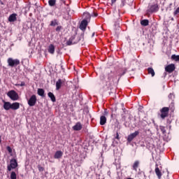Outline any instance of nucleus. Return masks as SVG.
<instances>
[{
    "instance_id": "obj_43",
    "label": "nucleus",
    "mask_w": 179,
    "mask_h": 179,
    "mask_svg": "<svg viewBox=\"0 0 179 179\" xmlns=\"http://www.w3.org/2000/svg\"><path fill=\"white\" fill-rule=\"evenodd\" d=\"M15 86L19 87L20 86V84H15Z\"/></svg>"
},
{
    "instance_id": "obj_17",
    "label": "nucleus",
    "mask_w": 179,
    "mask_h": 179,
    "mask_svg": "<svg viewBox=\"0 0 179 179\" xmlns=\"http://www.w3.org/2000/svg\"><path fill=\"white\" fill-rule=\"evenodd\" d=\"M17 14L16 13H13L10 15L8 17V22H16V20H17Z\"/></svg>"
},
{
    "instance_id": "obj_40",
    "label": "nucleus",
    "mask_w": 179,
    "mask_h": 179,
    "mask_svg": "<svg viewBox=\"0 0 179 179\" xmlns=\"http://www.w3.org/2000/svg\"><path fill=\"white\" fill-rule=\"evenodd\" d=\"M169 99H173V97H174V94H170L169 95Z\"/></svg>"
},
{
    "instance_id": "obj_15",
    "label": "nucleus",
    "mask_w": 179,
    "mask_h": 179,
    "mask_svg": "<svg viewBox=\"0 0 179 179\" xmlns=\"http://www.w3.org/2000/svg\"><path fill=\"white\" fill-rule=\"evenodd\" d=\"M3 107L4 110H6V111H9V110H11L10 102L3 101Z\"/></svg>"
},
{
    "instance_id": "obj_16",
    "label": "nucleus",
    "mask_w": 179,
    "mask_h": 179,
    "mask_svg": "<svg viewBox=\"0 0 179 179\" xmlns=\"http://www.w3.org/2000/svg\"><path fill=\"white\" fill-rule=\"evenodd\" d=\"M20 108V103L19 102H14L11 103V110L16 111V110H19Z\"/></svg>"
},
{
    "instance_id": "obj_38",
    "label": "nucleus",
    "mask_w": 179,
    "mask_h": 179,
    "mask_svg": "<svg viewBox=\"0 0 179 179\" xmlns=\"http://www.w3.org/2000/svg\"><path fill=\"white\" fill-rule=\"evenodd\" d=\"M178 13H179V7L174 11L173 15L176 16Z\"/></svg>"
},
{
    "instance_id": "obj_41",
    "label": "nucleus",
    "mask_w": 179,
    "mask_h": 179,
    "mask_svg": "<svg viewBox=\"0 0 179 179\" xmlns=\"http://www.w3.org/2000/svg\"><path fill=\"white\" fill-rule=\"evenodd\" d=\"M117 2V0H111V6L114 5Z\"/></svg>"
},
{
    "instance_id": "obj_5",
    "label": "nucleus",
    "mask_w": 179,
    "mask_h": 179,
    "mask_svg": "<svg viewBox=\"0 0 179 179\" xmlns=\"http://www.w3.org/2000/svg\"><path fill=\"white\" fill-rule=\"evenodd\" d=\"M7 96L8 97H9V99H10V100H12L13 101H17V100H19V94H17V92H16V91L12 90H10L8 93H7Z\"/></svg>"
},
{
    "instance_id": "obj_18",
    "label": "nucleus",
    "mask_w": 179,
    "mask_h": 179,
    "mask_svg": "<svg viewBox=\"0 0 179 179\" xmlns=\"http://www.w3.org/2000/svg\"><path fill=\"white\" fill-rule=\"evenodd\" d=\"M83 16L85 17L84 20H87V22H90V19H92V14L85 12L83 13Z\"/></svg>"
},
{
    "instance_id": "obj_8",
    "label": "nucleus",
    "mask_w": 179,
    "mask_h": 179,
    "mask_svg": "<svg viewBox=\"0 0 179 179\" xmlns=\"http://www.w3.org/2000/svg\"><path fill=\"white\" fill-rule=\"evenodd\" d=\"M17 167V160L15 159H11L10 161V165L7 166L8 171H12V169H16Z\"/></svg>"
},
{
    "instance_id": "obj_13",
    "label": "nucleus",
    "mask_w": 179,
    "mask_h": 179,
    "mask_svg": "<svg viewBox=\"0 0 179 179\" xmlns=\"http://www.w3.org/2000/svg\"><path fill=\"white\" fill-rule=\"evenodd\" d=\"M83 128V125H82V123L80 122H78L73 127V131H80Z\"/></svg>"
},
{
    "instance_id": "obj_22",
    "label": "nucleus",
    "mask_w": 179,
    "mask_h": 179,
    "mask_svg": "<svg viewBox=\"0 0 179 179\" xmlns=\"http://www.w3.org/2000/svg\"><path fill=\"white\" fill-rule=\"evenodd\" d=\"M140 162L136 160L134 162L132 167H133V170H134V171H138V167H139V164H140Z\"/></svg>"
},
{
    "instance_id": "obj_25",
    "label": "nucleus",
    "mask_w": 179,
    "mask_h": 179,
    "mask_svg": "<svg viewBox=\"0 0 179 179\" xmlns=\"http://www.w3.org/2000/svg\"><path fill=\"white\" fill-rule=\"evenodd\" d=\"M148 72L149 75H151L152 77L153 78V76H155V70H153V68L152 67H149L148 69Z\"/></svg>"
},
{
    "instance_id": "obj_34",
    "label": "nucleus",
    "mask_w": 179,
    "mask_h": 179,
    "mask_svg": "<svg viewBox=\"0 0 179 179\" xmlns=\"http://www.w3.org/2000/svg\"><path fill=\"white\" fill-rule=\"evenodd\" d=\"M61 30H62V26H58V27H57V28H56V31H57V33H59V32L61 31Z\"/></svg>"
},
{
    "instance_id": "obj_19",
    "label": "nucleus",
    "mask_w": 179,
    "mask_h": 179,
    "mask_svg": "<svg viewBox=\"0 0 179 179\" xmlns=\"http://www.w3.org/2000/svg\"><path fill=\"white\" fill-rule=\"evenodd\" d=\"M48 51L50 54H54L55 52V46L53 44H50L48 47Z\"/></svg>"
},
{
    "instance_id": "obj_32",
    "label": "nucleus",
    "mask_w": 179,
    "mask_h": 179,
    "mask_svg": "<svg viewBox=\"0 0 179 179\" xmlns=\"http://www.w3.org/2000/svg\"><path fill=\"white\" fill-rule=\"evenodd\" d=\"M16 172L12 171L10 174V179H16Z\"/></svg>"
},
{
    "instance_id": "obj_2",
    "label": "nucleus",
    "mask_w": 179,
    "mask_h": 179,
    "mask_svg": "<svg viewBox=\"0 0 179 179\" xmlns=\"http://www.w3.org/2000/svg\"><path fill=\"white\" fill-rule=\"evenodd\" d=\"M113 20L115 22V29H120V23H121V22L122 21V20H121V15L120 14V10H113Z\"/></svg>"
},
{
    "instance_id": "obj_7",
    "label": "nucleus",
    "mask_w": 179,
    "mask_h": 179,
    "mask_svg": "<svg viewBox=\"0 0 179 179\" xmlns=\"http://www.w3.org/2000/svg\"><path fill=\"white\" fill-rule=\"evenodd\" d=\"M159 11V4H152L148 6V9L147 10L148 13H155Z\"/></svg>"
},
{
    "instance_id": "obj_50",
    "label": "nucleus",
    "mask_w": 179,
    "mask_h": 179,
    "mask_svg": "<svg viewBox=\"0 0 179 179\" xmlns=\"http://www.w3.org/2000/svg\"><path fill=\"white\" fill-rule=\"evenodd\" d=\"M0 2H1V0H0Z\"/></svg>"
},
{
    "instance_id": "obj_30",
    "label": "nucleus",
    "mask_w": 179,
    "mask_h": 179,
    "mask_svg": "<svg viewBox=\"0 0 179 179\" xmlns=\"http://www.w3.org/2000/svg\"><path fill=\"white\" fill-rule=\"evenodd\" d=\"M171 59H173V61H179V55H173L171 56Z\"/></svg>"
},
{
    "instance_id": "obj_12",
    "label": "nucleus",
    "mask_w": 179,
    "mask_h": 179,
    "mask_svg": "<svg viewBox=\"0 0 179 179\" xmlns=\"http://www.w3.org/2000/svg\"><path fill=\"white\" fill-rule=\"evenodd\" d=\"M87 24H89V22H87V20H83L80 24V30H82V31H85V30H86V28L87 27Z\"/></svg>"
},
{
    "instance_id": "obj_9",
    "label": "nucleus",
    "mask_w": 179,
    "mask_h": 179,
    "mask_svg": "<svg viewBox=\"0 0 179 179\" xmlns=\"http://www.w3.org/2000/svg\"><path fill=\"white\" fill-rule=\"evenodd\" d=\"M29 107H34L37 103V96L35 94H33L27 101Z\"/></svg>"
},
{
    "instance_id": "obj_46",
    "label": "nucleus",
    "mask_w": 179,
    "mask_h": 179,
    "mask_svg": "<svg viewBox=\"0 0 179 179\" xmlns=\"http://www.w3.org/2000/svg\"><path fill=\"white\" fill-rule=\"evenodd\" d=\"M2 140L1 139V136H0V143H1Z\"/></svg>"
},
{
    "instance_id": "obj_33",
    "label": "nucleus",
    "mask_w": 179,
    "mask_h": 179,
    "mask_svg": "<svg viewBox=\"0 0 179 179\" xmlns=\"http://www.w3.org/2000/svg\"><path fill=\"white\" fill-rule=\"evenodd\" d=\"M99 16V13H97V12L94 11L92 14H91V17H97Z\"/></svg>"
},
{
    "instance_id": "obj_21",
    "label": "nucleus",
    "mask_w": 179,
    "mask_h": 179,
    "mask_svg": "<svg viewBox=\"0 0 179 179\" xmlns=\"http://www.w3.org/2000/svg\"><path fill=\"white\" fill-rule=\"evenodd\" d=\"M62 151L61 150H58L55 152V155H54V158L55 159H61L62 157Z\"/></svg>"
},
{
    "instance_id": "obj_1",
    "label": "nucleus",
    "mask_w": 179,
    "mask_h": 179,
    "mask_svg": "<svg viewBox=\"0 0 179 179\" xmlns=\"http://www.w3.org/2000/svg\"><path fill=\"white\" fill-rule=\"evenodd\" d=\"M126 72L124 71L122 73L116 71L113 73V71H110L106 75H101L100 76L101 80L106 83V85L109 83V85H113V83H117L120 82V79H121V76L125 75Z\"/></svg>"
},
{
    "instance_id": "obj_23",
    "label": "nucleus",
    "mask_w": 179,
    "mask_h": 179,
    "mask_svg": "<svg viewBox=\"0 0 179 179\" xmlns=\"http://www.w3.org/2000/svg\"><path fill=\"white\" fill-rule=\"evenodd\" d=\"M48 97H50V100H52L53 103H55L57 101V99H55V95H54L52 92H48Z\"/></svg>"
},
{
    "instance_id": "obj_11",
    "label": "nucleus",
    "mask_w": 179,
    "mask_h": 179,
    "mask_svg": "<svg viewBox=\"0 0 179 179\" xmlns=\"http://www.w3.org/2000/svg\"><path fill=\"white\" fill-rule=\"evenodd\" d=\"M137 135H139V131H136L134 133L129 135L127 138V142H129V143H131V142H132V141H134V139L136 138Z\"/></svg>"
},
{
    "instance_id": "obj_27",
    "label": "nucleus",
    "mask_w": 179,
    "mask_h": 179,
    "mask_svg": "<svg viewBox=\"0 0 179 179\" xmlns=\"http://www.w3.org/2000/svg\"><path fill=\"white\" fill-rule=\"evenodd\" d=\"M50 26H52L53 27L55 26H58V20L55 19L54 20L51 21Z\"/></svg>"
},
{
    "instance_id": "obj_6",
    "label": "nucleus",
    "mask_w": 179,
    "mask_h": 179,
    "mask_svg": "<svg viewBox=\"0 0 179 179\" xmlns=\"http://www.w3.org/2000/svg\"><path fill=\"white\" fill-rule=\"evenodd\" d=\"M7 62L8 64V66H10L11 68L17 66V65H20V60L18 59H13L12 57H9L7 60Z\"/></svg>"
},
{
    "instance_id": "obj_29",
    "label": "nucleus",
    "mask_w": 179,
    "mask_h": 179,
    "mask_svg": "<svg viewBox=\"0 0 179 179\" xmlns=\"http://www.w3.org/2000/svg\"><path fill=\"white\" fill-rule=\"evenodd\" d=\"M48 3L49 6H55V3H57V0H49Z\"/></svg>"
},
{
    "instance_id": "obj_14",
    "label": "nucleus",
    "mask_w": 179,
    "mask_h": 179,
    "mask_svg": "<svg viewBox=\"0 0 179 179\" xmlns=\"http://www.w3.org/2000/svg\"><path fill=\"white\" fill-rule=\"evenodd\" d=\"M155 174L159 179H162V171H160V169H159V166L156 164V167L155 169Z\"/></svg>"
},
{
    "instance_id": "obj_44",
    "label": "nucleus",
    "mask_w": 179,
    "mask_h": 179,
    "mask_svg": "<svg viewBox=\"0 0 179 179\" xmlns=\"http://www.w3.org/2000/svg\"><path fill=\"white\" fill-rule=\"evenodd\" d=\"M94 33H92V37H94Z\"/></svg>"
},
{
    "instance_id": "obj_3",
    "label": "nucleus",
    "mask_w": 179,
    "mask_h": 179,
    "mask_svg": "<svg viewBox=\"0 0 179 179\" xmlns=\"http://www.w3.org/2000/svg\"><path fill=\"white\" fill-rule=\"evenodd\" d=\"M170 110L172 111H174V108L170 107H163L160 109V113L158 114V115L160 117L162 120H166L167 117H169V113L170 112Z\"/></svg>"
},
{
    "instance_id": "obj_49",
    "label": "nucleus",
    "mask_w": 179,
    "mask_h": 179,
    "mask_svg": "<svg viewBox=\"0 0 179 179\" xmlns=\"http://www.w3.org/2000/svg\"><path fill=\"white\" fill-rule=\"evenodd\" d=\"M111 117H113V114L111 115Z\"/></svg>"
},
{
    "instance_id": "obj_20",
    "label": "nucleus",
    "mask_w": 179,
    "mask_h": 179,
    "mask_svg": "<svg viewBox=\"0 0 179 179\" xmlns=\"http://www.w3.org/2000/svg\"><path fill=\"white\" fill-rule=\"evenodd\" d=\"M64 82V80L59 79L57 82H56V90H59L61 89V86H62V83Z\"/></svg>"
},
{
    "instance_id": "obj_24",
    "label": "nucleus",
    "mask_w": 179,
    "mask_h": 179,
    "mask_svg": "<svg viewBox=\"0 0 179 179\" xmlns=\"http://www.w3.org/2000/svg\"><path fill=\"white\" fill-rule=\"evenodd\" d=\"M106 122H107V117H106V116H101L100 125H106Z\"/></svg>"
},
{
    "instance_id": "obj_45",
    "label": "nucleus",
    "mask_w": 179,
    "mask_h": 179,
    "mask_svg": "<svg viewBox=\"0 0 179 179\" xmlns=\"http://www.w3.org/2000/svg\"><path fill=\"white\" fill-rule=\"evenodd\" d=\"M0 3H1V5H3V2H2V1H1Z\"/></svg>"
},
{
    "instance_id": "obj_39",
    "label": "nucleus",
    "mask_w": 179,
    "mask_h": 179,
    "mask_svg": "<svg viewBox=\"0 0 179 179\" xmlns=\"http://www.w3.org/2000/svg\"><path fill=\"white\" fill-rule=\"evenodd\" d=\"M20 86L21 87L26 86V83H24V81L21 82V83L20 84Z\"/></svg>"
},
{
    "instance_id": "obj_48",
    "label": "nucleus",
    "mask_w": 179,
    "mask_h": 179,
    "mask_svg": "<svg viewBox=\"0 0 179 179\" xmlns=\"http://www.w3.org/2000/svg\"><path fill=\"white\" fill-rule=\"evenodd\" d=\"M171 20H174V19H173V18H172V19H171Z\"/></svg>"
},
{
    "instance_id": "obj_28",
    "label": "nucleus",
    "mask_w": 179,
    "mask_h": 179,
    "mask_svg": "<svg viewBox=\"0 0 179 179\" xmlns=\"http://www.w3.org/2000/svg\"><path fill=\"white\" fill-rule=\"evenodd\" d=\"M44 90L41 88L38 89V96H41V97H44Z\"/></svg>"
},
{
    "instance_id": "obj_37",
    "label": "nucleus",
    "mask_w": 179,
    "mask_h": 179,
    "mask_svg": "<svg viewBox=\"0 0 179 179\" xmlns=\"http://www.w3.org/2000/svg\"><path fill=\"white\" fill-rule=\"evenodd\" d=\"M115 139L120 141V134H118V131L116 132V136H115Z\"/></svg>"
},
{
    "instance_id": "obj_26",
    "label": "nucleus",
    "mask_w": 179,
    "mask_h": 179,
    "mask_svg": "<svg viewBox=\"0 0 179 179\" xmlns=\"http://www.w3.org/2000/svg\"><path fill=\"white\" fill-rule=\"evenodd\" d=\"M141 26H149V20H143L141 21Z\"/></svg>"
},
{
    "instance_id": "obj_31",
    "label": "nucleus",
    "mask_w": 179,
    "mask_h": 179,
    "mask_svg": "<svg viewBox=\"0 0 179 179\" xmlns=\"http://www.w3.org/2000/svg\"><path fill=\"white\" fill-rule=\"evenodd\" d=\"M159 129L162 132L163 135L166 134V127L164 126H159Z\"/></svg>"
},
{
    "instance_id": "obj_10",
    "label": "nucleus",
    "mask_w": 179,
    "mask_h": 179,
    "mask_svg": "<svg viewBox=\"0 0 179 179\" xmlns=\"http://www.w3.org/2000/svg\"><path fill=\"white\" fill-rule=\"evenodd\" d=\"M166 72H168V73H171L176 71V65L174 64H169L165 67Z\"/></svg>"
},
{
    "instance_id": "obj_36",
    "label": "nucleus",
    "mask_w": 179,
    "mask_h": 179,
    "mask_svg": "<svg viewBox=\"0 0 179 179\" xmlns=\"http://www.w3.org/2000/svg\"><path fill=\"white\" fill-rule=\"evenodd\" d=\"M6 150H8V153H12V148L10 146H7Z\"/></svg>"
},
{
    "instance_id": "obj_47",
    "label": "nucleus",
    "mask_w": 179,
    "mask_h": 179,
    "mask_svg": "<svg viewBox=\"0 0 179 179\" xmlns=\"http://www.w3.org/2000/svg\"><path fill=\"white\" fill-rule=\"evenodd\" d=\"M104 113H105V115L107 114V111H105Z\"/></svg>"
},
{
    "instance_id": "obj_35",
    "label": "nucleus",
    "mask_w": 179,
    "mask_h": 179,
    "mask_svg": "<svg viewBox=\"0 0 179 179\" xmlns=\"http://www.w3.org/2000/svg\"><path fill=\"white\" fill-rule=\"evenodd\" d=\"M38 171H44V167L38 165Z\"/></svg>"
},
{
    "instance_id": "obj_42",
    "label": "nucleus",
    "mask_w": 179,
    "mask_h": 179,
    "mask_svg": "<svg viewBox=\"0 0 179 179\" xmlns=\"http://www.w3.org/2000/svg\"><path fill=\"white\" fill-rule=\"evenodd\" d=\"M167 124H171V121H170L169 120H167Z\"/></svg>"
},
{
    "instance_id": "obj_4",
    "label": "nucleus",
    "mask_w": 179,
    "mask_h": 179,
    "mask_svg": "<svg viewBox=\"0 0 179 179\" xmlns=\"http://www.w3.org/2000/svg\"><path fill=\"white\" fill-rule=\"evenodd\" d=\"M82 40V36H72L69 41H66V45H73V44H78Z\"/></svg>"
}]
</instances>
